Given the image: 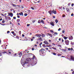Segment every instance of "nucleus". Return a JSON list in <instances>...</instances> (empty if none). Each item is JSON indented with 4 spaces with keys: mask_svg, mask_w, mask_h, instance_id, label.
Wrapping results in <instances>:
<instances>
[{
    "mask_svg": "<svg viewBox=\"0 0 74 74\" xmlns=\"http://www.w3.org/2000/svg\"><path fill=\"white\" fill-rule=\"evenodd\" d=\"M40 55H42V56H44L45 54V52L42 51H41V52H40Z\"/></svg>",
    "mask_w": 74,
    "mask_h": 74,
    "instance_id": "nucleus-1",
    "label": "nucleus"
},
{
    "mask_svg": "<svg viewBox=\"0 0 74 74\" xmlns=\"http://www.w3.org/2000/svg\"><path fill=\"white\" fill-rule=\"evenodd\" d=\"M69 41L68 40H65V44H66L67 45H69Z\"/></svg>",
    "mask_w": 74,
    "mask_h": 74,
    "instance_id": "nucleus-2",
    "label": "nucleus"
},
{
    "mask_svg": "<svg viewBox=\"0 0 74 74\" xmlns=\"http://www.w3.org/2000/svg\"><path fill=\"white\" fill-rule=\"evenodd\" d=\"M29 56H31L32 55L33 56V57L32 58V60H34V58H35V56L33 54H31V53H29Z\"/></svg>",
    "mask_w": 74,
    "mask_h": 74,
    "instance_id": "nucleus-3",
    "label": "nucleus"
},
{
    "mask_svg": "<svg viewBox=\"0 0 74 74\" xmlns=\"http://www.w3.org/2000/svg\"><path fill=\"white\" fill-rule=\"evenodd\" d=\"M43 43L44 44H45L46 45H48L49 44V43L47 41H44Z\"/></svg>",
    "mask_w": 74,
    "mask_h": 74,
    "instance_id": "nucleus-4",
    "label": "nucleus"
},
{
    "mask_svg": "<svg viewBox=\"0 0 74 74\" xmlns=\"http://www.w3.org/2000/svg\"><path fill=\"white\" fill-rule=\"evenodd\" d=\"M46 34L47 36H49L51 37H52V35L51 34L47 33Z\"/></svg>",
    "mask_w": 74,
    "mask_h": 74,
    "instance_id": "nucleus-5",
    "label": "nucleus"
},
{
    "mask_svg": "<svg viewBox=\"0 0 74 74\" xmlns=\"http://www.w3.org/2000/svg\"><path fill=\"white\" fill-rule=\"evenodd\" d=\"M8 14L10 15H11V16H10L11 17H12L13 16V14L12 13H8Z\"/></svg>",
    "mask_w": 74,
    "mask_h": 74,
    "instance_id": "nucleus-6",
    "label": "nucleus"
},
{
    "mask_svg": "<svg viewBox=\"0 0 74 74\" xmlns=\"http://www.w3.org/2000/svg\"><path fill=\"white\" fill-rule=\"evenodd\" d=\"M68 50L69 51H70L71 50V51H72L73 50V48H69L68 49Z\"/></svg>",
    "mask_w": 74,
    "mask_h": 74,
    "instance_id": "nucleus-7",
    "label": "nucleus"
},
{
    "mask_svg": "<svg viewBox=\"0 0 74 74\" xmlns=\"http://www.w3.org/2000/svg\"><path fill=\"white\" fill-rule=\"evenodd\" d=\"M29 61L28 59H26L25 60V64H27L28 63Z\"/></svg>",
    "mask_w": 74,
    "mask_h": 74,
    "instance_id": "nucleus-8",
    "label": "nucleus"
},
{
    "mask_svg": "<svg viewBox=\"0 0 74 74\" xmlns=\"http://www.w3.org/2000/svg\"><path fill=\"white\" fill-rule=\"evenodd\" d=\"M69 39L70 40H72L73 39V37L72 36H71L69 37Z\"/></svg>",
    "mask_w": 74,
    "mask_h": 74,
    "instance_id": "nucleus-9",
    "label": "nucleus"
},
{
    "mask_svg": "<svg viewBox=\"0 0 74 74\" xmlns=\"http://www.w3.org/2000/svg\"><path fill=\"white\" fill-rule=\"evenodd\" d=\"M71 60L74 61V57L72 56H71Z\"/></svg>",
    "mask_w": 74,
    "mask_h": 74,
    "instance_id": "nucleus-10",
    "label": "nucleus"
},
{
    "mask_svg": "<svg viewBox=\"0 0 74 74\" xmlns=\"http://www.w3.org/2000/svg\"><path fill=\"white\" fill-rule=\"evenodd\" d=\"M50 24L52 26H54V25H55L54 24V23H53L52 21H51V22Z\"/></svg>",
    "mask_w": 74,
    "mask_h": 74,
    "instance_id": "nucleus-11",
    "label": "nucleus"
},
{
    "mask_svg": "<svg viewBox=\"0 0 74 74\" xmlns=\"http://www.w3.org/2000/svg\"><path fill=\"white\" fill-rule=\"evenodd\" d=\"M12 5H13V6L15 8H16L17 7L16 5H14V3H12Z\"/></svg>",
    "mask_w": 74,
    "mask_h": 74,
    "instance_id": "nucleus-12",
    "label": "nucleus"
},
{
    "mask_svg": "<svg viewBox=\"0 0 74 74\" xmlns=\"http://www.w3.org/2000/svg\"><path fill=\"white\" fill-rule=\"evenodd\" d=\"M19 15H20V16H23V13L22 12H21L20 13H19Z\"/></svg>",
    "mask_w": 74,
    "mask_h": 74,
    "instance_id": "nucleus-13",
    "label": "nucleus"
},
{
    "mask_svg": "<svg viewBox=\"0 0 74 74\" xmlns=\"http://www.w3.org/2000/svg\"><path fill=\"white\" fill-rule=\"evenodd\" d=\"M49 13L50 15H51L52 14L51 10H49Z\"/></svg>",
    "mask_w": 74,
    "mask_h": 74,
    "instance_id": "nucleus-14",
    "label": "nucleus"
},
{
    "mask_svg": "<svg viewBox=\"0 0 74 74\" xmlns=\"http://www.w3.org/2000/svg\"><path fill=\"white\" fill-rule=\"evenodd\" d=\"M42 34V37H44L45 36V35L43 33H42V34Z\"/></svg>",
    "mask_w": 74,
    "mask_h": 74,
    "instance_id": "nucleus-15",
    "label": "nucleus"
},
{
    "mask_svg": "<svg viewBox=\"0 0 74 74\" xmlns=\"http://www.w3.org/2000/svg\"><path fill=\"white\" fill-rule=\"evenodd\" d=\"M66 10H67V12H69V8H66Z\"/></svg>",
    "mask_w": 74,
    "mask_h": 74,
    "instance_id": "nucleus-16",
    "label": "nucleus"
},
{
    "mask_svg": "<svg viewBox=\"0 0 74 74\" xmlns=\"http://www.w3.org/2000/svg\"><path fill=\"white\" fill-rule=\"evenodd\" d=\"M40 22H41V23H42L43 24H45L44 22V20H42H42H41Z\"/></svg>",
    "mask_w": 74,
    "mask_h": 74,
    "instance_id": "nucleus-17",
    "label": "nucleus"
},
{
    "mask_svg": "<svg viewBox=\"0 0 74 74\" xmlns=\"http://www.w3.org/2000/svg\"><path fill=\"white\" fill-rule=\"evenodd\" d=\"M58 33L57 32H55L54 33V34H53V35L55 36V35H58Z\"/></svg>",
    "mask_w": 74,
    "mask_h": 74,
    "instance_id": "nucleus-18",
    "label": "nucleus"
},
{
    "mask_svg": "<svg viewBox=\"0 0 74 74\" xmlns=\"http://www.w3.org/2000/svg\"><path fill=\"white\" fill-rule=\"evenodd\" d=\"M19 55H20V56H22V52H20V53H19V54H18Z\"/></svg>",
    "mask_w": 74,
    "mask_h": 74,
    "instance_id": "nucleus-19",
    "label": "nucleus"
},
{
    "mask_svg": "<svg viewBox=\"0 0 74 74\" xmlns=\"http://www.w3.org/2000/svg\"><path fill=\"white\" fill-rule=\"evenodd\" d=\"M38 40H39V41L40 40V41H42V39H40L39 38L38 39Z\"/></svg>",
    "mask_w": 74,
    "mask_h": 74,
    "instance_id": "nucleus-20",
    "label": "nucleus"
},
{
    "mask_svg": "<svg viewBox=\"0 0 74 74\" xmlns=\"http://www.w3.org/2000/svg\"><path fill=\"white\" fill-rule=\"evenodd\" d=\"M55 22H56V23H58V20L57 19H56L55 20Z\"/></svg>",
    "mask_w": 74,
    "mask_h": 74,
    "instance_id": "nucleus-21",
    "label": "nucleus"
},
{
    "mask_svg": "<svg viewBox=\"0 0 74 74\" xmlns=\"http://www.w3.org/2000/svg\"><path fill=\"white\" fill-rule=\"evenodd\" d=\"M2 53L3 54H4L5 53H7L6 51H4V52H2Z\"/></svg>",
    "mask_w": 74,
    "mask_h": 74,
    "instance_id": "nucleus-22",
    "label": "nucleus"
},
{
    "mask_svg": "<svg viewBox=\"0 0 74 74\" xmlns=\"http://www.w3.org/2000/svg\"><path fill=\"white\" fill-rule=\"evenodd\" d=\"M38 23H41V20H38Z\"/></svg>",
    "mask_w": 74,
    "mask_h": 74,
    "instance_id": "nucleus-23",
    "label": "nucleus"
},
{
    "mask_svg": "<svg viewBox=\"0 0 74 74\" xmlns=\"http://www.w3.org/2000/svg\"><path fill=\"white\" fill-rule=\"evenodd\" d=\"M11 52H10V51H9V53H8V54L9 55H11Z\"/></svg>",
    "mask_w": 74,
    "mask_h": 74,
    "instance_id": "nucleus-24",
    "label": "nucleus"
},
{
    "mask_svg": "<svg viewBox=\"0 0 74 74\" xmlns=\"http://www.w3.org/2000/svg\"><path fill=\"white\" fill-rule=\"evenodd\" d=\"M64 38L65 40H66L67 39V37L66 36H64Z\"/></svg>",
    "mask_w": 74,
    "mask_h": 74,
    "instance_id": "nucleus-25",
    "label": "nucleus"
},
{
    "mask_svg": "<svg viewBox=\"0 0 74 74\" xmlns=\"http://www.w3.org/2000/svg\"><path fill=\"white\" fill-rule=\"evenodd\" d=\"M20 19H17V20H16V21H17V22H20Z\"/></svg>",
    "mask_w": 74,
    "mask_h": 74,
    "instance_id": "nucleus-26",
    "label": "nucleus"
},
{
    "mask_svg": "<svg viewBox=\"0 0 74 74\" xmlns=\"http://www.w3.org/2000/svg\"><path fill=\"white\" fill-rule=\"evenodd\" d=\"M42 44V42H41V43H40L39 45L40 46V47H41V45Z\"/></svg>",
    "mask_w": 74,
    "mask_h": 74,
    "instance_id": "nucleus-27",
    "label": "nucleus"
},
{
    "mask_svg": "<svg viewBox=\"0 0 74 74\" xmlns=\"http://www.w3.org/2000/svg\"><path fill=\"white\" fill-rule=\"evenodd\" d=\"M52 48L53 49H55V50H56V48H55L54 47H52Z\"/></svg>",
    "mask_w": 74,
    "mask_h": 74,
    "instance_id": "nucleus-28",
    "label": "nucleus"
},
{
    "mask_svg": "<svg viewBox=\"0 0 74 74\" xmlns=\"http://www.w3.org/2000/svg\"><path fill=\"white\" fill-rule=\"evenodd\" d=\"M53 13H54V14H56V11H55L54 12H53Z\"/></svg>",
    "mask_w": 74,
    "mask_h": 74,
    "instance_id": "nucleus-29",
    "label": "nucleus"
},
{
    "mask_svg": "<svg viewBox=\"0 0 74 74\" xmlns=\"http://www.w3.org/2000/svg\"><path fill=\"white\" fill-rule=\"evenodd\" d=\"M24 16H27V13H25V14H24Z\"/></svg>",
    "mask_w": 74,
    "mask_h": 74,
    "instance_id": "nucleus-30",
    "label": "nucleus"
},
{
    "mask_svg": "<svg viewBox=\"0 0 74 74\" xmlns=\"http://www.w3.org/2000/svg\"><path fill=\"white\" fill-rule=\"evenodd\" d=\"M35 35L37 37H38L39 36V35H38V34H36Z\"/></svg>",
    "mask_w": 74,
    "mask_h": 74,
    "instance_id": "nucleus-31",
    "label": "nucleus"
},
{
    "mask_svg": "<svg viewBox=\"0 0 74 74\" xmlns=\"http://www.w3.org/2000/svg\"><path fill=\"white\" fill-rule=\"evenodd\" d=\"M38 38H40V39H42V38L41 37V36H39L38 37Z\"/></svg>",
    "mask_w": 74,
    "mask_h": 74,
    "instance_id": "nucleus-32",
    "label": "nucleus"
},
{
    "mask_svg": "<svg viewBox=\"0 0 74 74\" xmlns=\"http://www.w3.org/2000/svg\"><path fill=\"white\" fill-rule=\"evenodd\" d=\"M27 60H28L29 61H30L31 60V59L29 58L28 59H27Z\"/></svg>",
    "mask_w": 74,
    "mask_h": 74,
    "instance_id": "nucleus-33",
    "label": "nucleus"
},
{
    "mask_svg": "<svg viewBox=\"0 0 74 74\" xmlns=\"http://www.w3.org/2000/svg\"><path fill=\"white\" fill-rule=\"evenodd\" d=\"M62 56V55L61 54H57V56Z\"/></svg>",
    "mask_w": 74,
    "mask_h": 74,
    "instance_id": "nucleus-34",
    "label": "nucleus"
},
{
    "mask_svg": "<svg viewBox=\"0 0 74 74\" xmlns=\"http://www.w3.org/2000/svg\"><path fill=\"white\" fill-rule=\"evenodd\" d=\"M53 54L55 56H56V53L55 52L53 53Z\"/></svg>",
    "mask_w": 74,
    "mask_h": 74,
    "instance_id": "nucleus-35",
    "label": "nucleus"
},
{
    "mask_svg": "<svg viewBox=\"0 0 74 74\" xmlns=\"http://www.w3.org/2000/svg\"><path fill=\"white\" fill-rule=\"evenodd\" d=\"M58 46L60 47L61 48V45H58Z\"/></svg>",
    "mask_w": 74,
    "mask_h": 74,
    "instance_id": "nucleus-36",
    "label": "nucleus"
},
{
    "mask_svg": "<svg viewBox=\"0 0 74 74\" xmlns=\"http://www.w3.org/2000/svg\"><path fill=\"white\" fill-rule=\"evenodd\" d=\"M8 19L10 20H11V18L10 17H8Z\"/></svg>",
    "mask_w": 74,
    "mask_h": 74,
    "instance_id": "nucleus-37",
    "label": "nucleus"
},
{
    "mask_svg": "<svg viewBox=\"0 0 74 74\" xmlns=\"http://www.w3.org/2000/svg\"><path fill=\"white\" fill-rule=\"evenodd\" d=\"M45 46H46V45L45 44H43L42 45V46L44 47H45Z\"/></svg>",
    "mask_w": 74,
    "mask_h": 74,
    "instance_id": "nucleus-38",
    "label": "nucleus"
},
{
    "mask_svg": "<svg viewBox=\"0 0 74 74\" xmlns=\"http://www.w3.org/2000/svg\"><path fill=\"white\" fill-rule=\"evenodd\" d=\"M65 17V15H64V14H63V15H62V17L64 18V17Z\"/></svg>",
    "mask_w": 74,
    "mask_h": 74,
    "instance_id": "nucleus-39",
    "label": "nucleus"
},
{
    "mask_svg": "<svg viewBox=\"0 0 74 74\" xmlns=\"http://www.w3.org/2000/svg\"><path fill=\"white\" fill-rule=\"evenodd\" d=\"M74 5V3H72V4H71V6H72V7H73Z\"/></svg>",
    "mask_w": 74,
    "mask_h": 74,
    "instance_id": "nucleus-40",
    "label": "nucleus"
},
{
    "mask_svg": "<svg viewBox=\"0 0 74 74\" xmlns=\"http://www.w3.org/2000/svg\"><path fill=\"white\" fill-rule=\"evenodd\" d=\"M5 17L6 19L7 20L8 19V18H7V17L6 16H5Z\"/></svg>",
    "mask_w": 74,
    "mask_h": 74,
    "instance_id": "nucleus-41",
    "label": "nucleus"
},
{
    "mask_svg": "<svg viewBox=\"0 0 74 74\" xmlns=\"http://www.w3.org/2000/svg\"><path fill=\"white\" fill-rule=\"evenodd\" d=\"M13 36H16V34L15 33H14V34H13Z\"/></svg>",
    "mask_w": 74,
    "mask_h": 74,
    "instance_id": "nucleus-42",
    "label": "nucleus"
},
{
    "mask_svg": "<svg viewBox=\"0 0 74 74\" xmlns=\"http://www.w3.org/2000/svg\"><path fill=\"white\" fill-rule=\"evenodd\" d=\"M73 15H74V14H73V13H72V14H71V16H73Z\"/></svg>",
    "mask_w": 74,
    "mask_h": 74,
    "instance_id": "nucleus-43",
    "label": "nucleus"
},
{
    "mask_svg": "<svg viewBox=\"0 0 74 74\" xmlns=\"http://www.w3.org/2000/svg\"><path fill=\"white\" fill-rule=\"evenodd\" d=\"M13 18L14 19H16V17H13Z\"/></svg>",
    "mask_w": 74,
    "mask_h": 74,
    "instance_id": "nucleus-44",
    "label": "nucleus"
},
{
    "mask_svg": "<svg viewBox=\"0 0 74 74\" xmlns=\"http://www.w3.org/2000/svg\"><path fill=\"white\" fill-rule=\"evenodd\" d=\"M30 25V24H27V27H29Z\"/></svg>",
    "mask_w": 74,
    "mask_h": 74,
    "instance_id": "nucleus-45",
    "label": "nucleus"
},
{
    "mask_svg": "<svg viewBox=\"0 0 74 74\" xmlns=\"http://www.w3.org/2000/svg\"><path fill=\"white\" fill-rule=\"evenodd\" d=\"M50 32L52 33H53V31L52 30H50Z\"/></svg>",
    "mask_w": 74,
    "mask_h": 74,
    "instance_id": "nucleus-46",
    "label": "nucleus"
},
{
    "mask_svg": "<svg viewBox=\"0 0 74 74\" xmlns=\"http://www.w3.org/2000/svg\"><path fill=\"white\" fill-rule=\"evenodd\" d=\"M64 30H63L62 31V33L63 34H64Z\"/></svg>",
    "mask_w": 74,
    "mask_h": 74,
    "instance_id": "nucleus-47",
    "label": "nucleus"
},
{
    "mask_svg": "<svg viewBox=\"0 0 74 74\" xmlns=\"http://www.w3.org/2000/svg\"><path fill=\"white\" fill-rule=\"evenodd\" d=\"M31 9L32 10H34V8L32 7H31Z\"/></svg>",
    "mask_w": 74,
    "mask_h": 74,
    "instance_id": "nucleus-48",
    "label": "nucleus"
},
{
    "mask_svg": "<svg viewBox=\"0 0 74 74\" xmlns=\"http://www.w3.org/2000/svg\"><path fill=\"white\" fill-rule=\"evenodd\" d=\"M11 33H12V34H14V31H12Z\"/></svg>",
    "mask_w": 74,
    "mask_h": 74,
    "instance_id": "nucleus-49",
    "label": "nucleus"
},
{
    "mask_svg": "<svg viewBox=\"0 0 74 74\" xmlns=\"http://www.w3.org/2000/svg\"><path fill=\"white\" fill-rule=\"evenodd\" d=\"M53 18H56V17H55V16H53Z\"/></svg>",
    "mask_w": 74,
    "mask_h": 74,
    "instance_id": "nucleus-50",
    "label": "nucleus"
},
{
    "mask_svg": "<svg viewBox=\"0 0 74 74\" xmlns=\"http://www.w3.org/2000/svg\"><path fill=\"white\" fill-rule=\"evenodd\" d=\"M39 35V36H41L42 37V35H41L40 34H38Z\"/></svg>",
    "mask_w": 74,
    "mask_h": 74,
    "instance_id": "nucleus-51",
    "label": "nucleus"
},
{
    "mask_svg": "<svg viewBox=\"0 0 74 74\" xmlns=\"http://www.w3.org/2000/svg\"><path fill=\"white\" fill-rule=\"evenodd\" d=\"M10 32L9 31H8L7 32V33L8 34Z\"/></svg>",
    "mask_w": 74,
    "mask_h": 74,
    "instance_id": "nucleus-52",
    "label": "nucleus"
},
{
    "mask_svg": "<svg viewBox=\"0 0 74 74\" xmlns=\"http://www.w3.org/2000/svg\"><path fill=\"white\" fill-rule=\"evenodd\" d=\"M19 33L20 34H21V31H20L19 32Z\"/></svg>",
    "mask_w": 74,
    "mask_h": 74,
    "instance_id": "nucleus-53",
    "label": "nucleus"
},
{
    "mask_svg": "<svg viewBox=\"0 0 74 74\" xmlns=\"http://www.w3.org/2000/svg\"><path fill=\"white\" fill-rule=\"evenodd\" d=\"M61 29V28H59L58 29V31H60V30Z\"/></svg>",
    "mask_w": 74,
    "mask_h": 74,
    "instance_id": "nucleus-54",
    "label": "nucleus"
},
{
    "mask_svg": "<svg viewBox=\"0 0 74 74\" xmlns=\"http://www.w3.org/2000/svg\"><path fill=\"white\" fill-rule=\"evenodd\" d=\"M42 51V49L40 50H39V52H40H40H41V51Z\"/></svg>",
    "mask_w": 74,
    "mask_h": 74,
    "instance_id": "nucleus-55",
    "label": "nucleus"
},
{
    "mask_svg": "<svg viewBox=\"0 0 74 74\" xmlns=\"http://www.w3.org/2000/svg\"><path fill=\"white\" fill-rule=\"evenodd\" d=\"M49 47V45H46V46H45V47Z\"/></svg>",
    "mask_w": 74,
    "mask_h": 74,
    "instance_id": "nucleus-56",
    "label": "nucleus"
},
{
    "mask_svg": "<svg viewBox=\"0 0 74 74\" xmlns=\"http://www.w3.org/2000/svg\"><path fill=\"white\" fill-rule=\"evenodd\" d=\"M16 6H17L18 7H20V6L19 5H16Z\"/></svg>",
    "mask_w": 74,
    "mask_h": 74,
    "instance_id": "nucleus-57",
    "label": "nucleus"
},
{
    "mask_svg": "<svg viewBox=\"0 0 74 74\" xmlns=\"http://www.w3.org/2000/svg\"><path fill=\"white\" fill-rule=\"evenodd\" d=\"M62 9H63V10H65V8H64V7H63Z\"/></svg>",
    "mask_w": 74,
    "mask_h": 74,
    "instance_id": "nucleus-58",
    "label": "nucleus"
},
{
    "mask_svg": "<svg viewBox=\"0 0 74 74\" xmlns=\"http://www.w3.org/2000/svg\"><path fill=\"white\" fill-rule=\"evenodd\" d=\"M5 21H2V23H5Z\"/></svg>",
    "mask_w": 74,
    "mask_h": 74,
    "instance_id": "nucleus-59",
    "label": "nucleus"
},
{
    "mask_svg": "<svg viewBox=\"0 0 74 74\" xmlns=\"http://www.w3.org/2000/svg\"><path fill=\"white\" fill-rule=\"evenodd\" d=\"M62 42H64V40H63V39H62Z\"/></svg>",
    "mask_w": 74,
    "mask_h": 74,
    "instance_id": "nucleus-60",
    "label": "nucleus"
},
{
    "mask_svg": "<svg viewBox=\"0 0 74 74\" xmlns=\"http://www.w3.org/2000/svg\"><path fill=\"white\" fill-rule=\"evenodd\" d=\"M34 48H32V51H34Z\"/></svg>",
    "mask_w": 74,
    "mask_h": 74,
    "instance_id": "nucleus-61",
    "label": "nucleus"
},
{
    "mask_svg": "<svg viewBox=\"0 0 74 74\" xmlns=\"http://www.w3.org/2000/svg\"><path fill=\"white\" fill-rule=\"evenodd\" d=\"M59 41H60L61 40V38H59Z\"/></svg>",
    "mask_w": 74,
    "mask_h": 74,
    "instance_id": "nucleus-62",
    "label": "nucleus"
},
{
    "mask_svg": "<svg viewBox=\"0 0 74 74\" xmlns=\"http://www.w3.org/2000/svg\"><path fill=\"white\" fill-rule=\"evenodd\" d=\"M41 50H42V51H45V49H42Z\"/></svg>",
    "mask_w": 74,
    "mask_h": 74,
    "instance_id": "nucleus-63",
    "label": "nucleus"
},
{
    "mask_svg": "<svg viewBox=\"0 0 74 74\" xmlns=\"http://www.w3.org/2000/svg\"><path fill=\"white\" fill-rule=\"evenodd\" d=\"M72 74H74V71H73L72 72Z\"/></svg>",
    "mask_w": 74,
    "mask_h": 74,
    "instance_id": "nucleus-64",
    "label": "nucleus"
}]
</instances>
